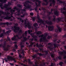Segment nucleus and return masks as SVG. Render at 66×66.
Wrapping results in <instances>:
<instances>
[{
	"label": "nucleus",
	"mask_w": 66,
	"mask_h": 66,
	"mask_svg": "<svg viewBox=\"0 0 66 66\" xmlns=\"http://www.w3.org/2000/svg\"><path fill=\"white\" fill-rule=\"evenodd\" d=\"M22 29V26L20 28L19 27L14 26V28L13 27L10 26L7 28L8 30L11 29L13 30H14V31L15 33H16L18 34V35L14 36V37L12 38V40H14V41H17L18 39H21V38H23V39L22 40V42L20 44L21 48V49L19 51L18 50V51L19 52L18 53L19 54V57H22V55L20 53L22 54L23 57H24V50H23L22 48L24 47V42H27L29 38L30 37V36H28L27 38L28 31H25V33L23 34V32L22 31V30L21 29Z\"/></svg>",
	"instance_id": "nucleus-1"
},
{
	"label": "nucleus",
	"mask_w": 66,
	"mask_h": 66,
	"mask_svg": "<svg viewBox=\"0 0 66 66\" xmlns=\"http://www.w3.org/2000/svg\"><path fill=\"white\" fill-rule=\"evenodd\" d=\"M33 25L34 27L35 31L36 32L37 36L34 35V34L31 33L30 34V35H31L32 37H33L36 41H37V40L38 36L39 37L41 38L40 39V42H43L44 43H48V39L46 38V37L47 35V34L45 33L44 34V35H39L40 34H42V33L40 31H37V28L36 26H38L37 23H35Z\"/></svg>",
	"instance_id": "nucleus-2"
},
{
	"label": "nucleus",
	"mask_w": 66,
	"mask_h": 66,
	"mask_svg": "<svg viewBox=\"0 0 66 66\" xmlns=\"http://www.w3.org/2000/svg\"><path fill=\"white\" fill-rule=\"evenodd\" d=\"M36 46L37 47L39 48H40L39 50L41 52H42L44 53V54H42L41 53H39L38 52V50H35V48H34L33 50V51H35L37 54L39 55V56H42L44 57H46L48 59H50V56H49V54H48V52L49 51H45L43 49V48H41V47H43L44 46L43 45L41 44H39L38 45V43H37L36 44Z\"/></svg>",
	"instance_id": "nucleus-3"
},
{
	"label": "nucleus",
	"mask_w": 66,
	"mask_h": 66,
	"mask_svg": "<svg viewBox=\"0 0 66 66\" xmlns=\"http://www.w3.org/2000/svg\"><path fill=\"white\" fill-rule=\"evenodd\" d=\"M7 40L6 39H4V40L2 39L0 41L1 42H4V44H0V47H3L4 50H9V47H10V45H8L6 43V42L7 41H9V43L10 44H12V41L10 40V39L8 37H7Z\"/></svg>",
	"instance_id": "nucleus-4"
},
{
	"label": "nucleus",
	"mask_w": 66,
	"mask_h": 66,
	"mask_svg": "<svg viewBox=\"0 0 66 66\" xmlns=\"http://www.w3.org/2000/svg\"><path fill=\"white\" fill-rule=\"evenodd\" d=\"M54 47H53L51 43H48L47 45H46L47 47V48L50 50L51 51L52 50L53 52H52L50 54L51 56L52 57H54V55H55V54L53 53H54V51H53L54 49L56 47H57V48H58L57 46H60V45L55 43L54 44Z\"/></svg>",
	"instance_id": "nucleus-5"
},
{
	"label": "nucleus",
	"mask_w": 66,
	"mask_h": 66,
	"mask_svg": "<svg viewBox=\"0 0 66 66\" xmlns=\"http://www.w3.org/2000/svg\"><path fill=\"white\" fill-rule=\"evenodd\" d=\"M62 52L60 51L58 53L59 56L57 57V58H56V59H54V61L56 62V61L57 60V59L61 60L62 56H63L64 59H66V51L63 50H62Z\"/></svg>",
	"instance_id": "nucleus-6"
},
{
	"label": "nucleus",
	"mask_w": 66,
	"mask_h": 66,
	"mask_svg": "<svg viewBox=\"0 0 66 66\" xmlns=\"http://www.w3.org/2000/svg\"><path fill=\"white\" fill-rule=\"evenodd\" d=\"M3 24L4 25H5V24L8 25V24H9V23L8 22L5 23H1L0 22V26H2ZM1 31H2V30H1V29L0 27V33H1ZM3 33H2L0 35V37H2V36L3 35V34H6V35H8L9 33L11 32V30H9L7 31L6 33H5V32H5V30H3Z\"/></svg>",
	"instance_id": "nucleus-7"
},
{
	"label": "nucleus",
	"mask_w": 66,
	"mask_h": 66,
	"mask_svg": "<svg viewBox=\"0 0 66 66\" xmlns=\"http://www.w3.org/2000/svg\"><path fill=\"white\" fill-rule=\"evenodd\" d=\"M22 25H23L24 26H25V28H27L28 27L29 29H31V28L32 29V30L33 31L34 28L33 27H31V23H29L27 19H26V20H24V25L21 23V26H22Z\"/></svg>",
	"instance_id": "nucleus-8"
},
{
	"label": "nucleus",
	"mask_w": 66,
	"mask_h": 66,
	"mask_svg": "<svg viewBox=\"0 0 66 66\" xmlns=\"http://www.w3.org/2000/svg\"><path fill=\"white\" fill-rule=\"evenodd\" d=\"M43 1L45 2L46 4L43 3L42 4L43 5H47L49 3H50V6H52V5L54 6L55 5V2L54 0H43Z\"/></svg>",
	"instance_id": "nucleus-9"
},
{
	"label": "nucleus",
	"mask_w": 66,
	"mask_h": 66,
	"mask_svg": "<svg viewBox=\"0 0 66 66\" xmlns=\"http://www.w3.org/2000/svg\"><path fill=\"white\" fill-rule=\"evenodd\" d=\"M49 9V7H42V9L44 11V13H48V14H53V13L52 12V11H53V10L52 9H51V12H50L47 9Z\"/></svg>",
	"instance_id": "nucleus-10"
},
{
	"label": "nucleus",
	"mask_w": 66,
	"mask_h": 66,
	"mask_svg": "<svg viewBox=\"0 0 66 66\" xmlns=\"http://www.w3.org/2000/svg\"><path fill=\"white\" fill-rule=\"evenodd\" d=\"M5 60L6 62H7L8 60L12 61V60H13V61H14V62H16V59H15V58H13V57L9 56H8L7 58L5 59Z\"/></svg>",
	"instance_id": "nucleus-11"
},
{
	"label": "nucleus",
	"mask_w": 66,
	"mask_h": 66,
	"mask_svg": "<svg viewBox=\"0 0 66 66\" xmlns=\"http://www.w3.org/2000/svg\"><path fill=\"white\" fill-rule=\"evenodd\" d=\"M32 40H33V38H32L30 40H29V43L30 44V45L28 46L29 47H32L33 45H36V43L35 42H32Z\"/></svg>",
	"instance_id": "nucleus-12"
},
{
	"label": "nucleus",
	"mask_w": 66,
	"mask_h": 66,
	"mask_svg": "<svg viewBox=\"0 0 66 66\" xmlns=\"http://www.w3.org/2000/svg\"><path fill=\"white\" fill-rule=\"evenodd\" d=\"M53 28L54 27L53 26H49L48 27L49 30L50 31H53V30H54V28Z\"/></svg>",
	"instance_id": "nucleus-13"
},
{
	"label": "nucleus",
	"mask_w": 66,
	"mask_h": 66,
	"mask_svg": "<svg viewBox=\"0 0 66 66\" xmlns=\"http://www.w3.org/2000/svg\"><path fill=\"white\" fill-rule=\"evenodd\" d=\"M17 47H18V46H17V45L16 44H15L14 47V48L12 49V51H13V52H14L15 51V49H17L18 48Z\"/></svg>",
	"instance_id": "nucleus-14"
},
{
	"label": "nucleus",
	"mask_w": 66,
	"mask_h": 66,
	"mask_svg": "<svg viewBox=\"0 0 66 66\" xmlns=\"http://www.w3.org/2000/svg\"><path fill=\"white\" fill-rule=\"evenodd\" d=\"M17 19H18V20H19L20 21L19 22H18V23H20V21H21L22 22V23H23V22H24V21L23 20H21V18H20L17 17Z\"/></svg>",
	"instance_id": "nucleus-15"
},
{
	"label": "nucleus",
	"mask_w": 66,
	"mask_h": 66,
	"mask_svg": "<svg viewBox=\"0 0 66 66\" xmlns=\"http://www.w3.org/2000/svg\"><path fill=\"white\" fill-rule=\"evenodd\" d=\"M54 14L56 16H58L59 15V12L57 11V10H56L54 11Z\"/></svg>",
	"instance_id": "nucleus-16"
},
{
	"label": "nucleus",
	"mask_w": 66,
	"mask_h": 66,
	"mask_svg": "<svg viewBox=\"0 0 66 66\" xmlns=\"http://www.w3.org/2000/svg\"><path fill=\"white\" fill-rule=\"evenodd\" d=\"M57 28L59 32H61L62 31V29L59 26H57Z\"/></svg>",
	"instance_id": "nucleus-17"
},
{
	"label": "nucleus",
	"mask_w": 66,
	"mask_h": 66,
	"mask_svg": "<svg viewBox=\"0 0 66 66\" xmlns=\"http://www.w3.org/2000/svg\"><path fill=\"white\" fill-rule=\"evenodd\" d=\"M59 65H60L61 66H63V64H64V63L63 62H60Z\"/></svg>",
	"instance_id": "nucleus-18"
},
{
	"label": "nucleus",
	"mask_w": 66,
	"mask_h": 66,
	"mask_svg": "<svg viewBox=\"0 0 66 66\" xmlns=\"http://www.w3.org/2000/svg\"><path fill=\"white\" fill-rule=\"evenodd\" d=\"M17 6L19 7V8H22V5H20V4H18L17 5Z\"/></svg>",
	"instance_id": "nucleus-19"
},
{
	"label": "nucleus",
	"mask_w": 66,
	"mask_h": 66,
	"mask_svg": "<svg viewBox=\"0 0 66 66\" xmlns=\"http://www.w3.org/2000/svg\"><path fill=\"white\" fill-rule=\"evenodd\" d=\"M28 61L29 62V63L30 64H31H31H32V62H31V61H30V59H28Z\"/></svg>",
	"instance_id": "nucleus-20"
},
{
	"label": "nucleus",
	"mask_w": 66,
	"mask_h": 66,
	"mask_svg": "<svg viewBox=\"0 0 66 66\" xmlns=\"http://www.w3.org/2000/svg\"><path fill=\"white\" fill-rule=\"evenodd\" d=\"M37 55L36 54L34 55V56H32V57L33 59L35 58V57H37Z\"/></svg>",
	"instance_id": "nucleus-21"
},
{
	"label": "nucleus",
	"mask_w": 66,
	"mask_h": 66,
	"mask_svg": "<svg viewBox=\"0 0 66 66\" xmlns=\"http://www.w3.org/2000/svg\"><path fill=\"white\" fill-rule=\"evenodd\" d=\"M28 33H29V34H30V33H31V32H32V30H28Z\"/></svg>",
	"instance_id": "nucleus-22"
},
{
	"label": "nucleus",
	"mask_w": 66,
	"mask_h": 66,
	"mask_svg": "<svg viewBox=\"0 0 66 66\" xmlns=\"http://www.w3.org/2000/svg\"><path fill=\"white\" fill-rule=\"evenodd\" d=\"M52 38V37L51 36H48L47 37V39H49L50 38Z\"/></svg>",
	"instance_id": "nucleus-23"
},
{
	"label": "nucleus",
	"mask_w": 66,
	"mask_h": 66,
	"mask_svg": "<svg viewBox=\"0 0 66 66\" xmlns=\"http://www.w3.org/2000/svg\"><path fill=\"white\" fill-rule=\"evenodd\" d=\"M32 19L33 21H35V18H34V17H32Z\"/></svg>",
	"instance_id": "nucleus-24"
},
{
	"label": "nucleus",
	"mask_w": 66,
	"mask_h": 66,
	"mask_svg": "<svg viewBox=\"0 0 66 66\" xmlns=\"http://www.w3.org/2000/svg\"><path fill=\"white\" fill-rule=\"evenodd\" d=\"M57 34H56L54 35V37H57Z\"/></svg>",
	"instance_id": "nucleus-25"
},
{
	"label": "nucleus",
	"mask_w": 66,
	"mask_h": 66,
	"mask_svg": "<svg viewBox=\"0 0 66 66\" xmlns=\"http://www.w3.org/2000/svg\"><path fill=\"white\" fill-rule=\"evenodd\" d=\"M14 24L16 26H18V24L17 23H14Z\"/></svg>",
	"instance_id": "nucleus-26"
},
{
	"label": "nucleus",
	"mask_w": 66,
	"mask_h": 66,
	"mask_svg": "<svg viewBox=\"0 0 66 66\" xmlns=\"http://www.w3.org/2000/svg\"><path fill=\"white\" fill-rule=\"evenodd\" d=\"M55 31L56 32H58V30H57V29H56L55 30Z\"/></svg>",
	"instance_id": "nucleus-27"
},
{
	"label": "nucleus",
	"mask_w": 66,
	"mask_h": 66,
	"mask_svg": "<svg viewBox=\"0 0 66 66\" xmlns=\"http://www.w3.org/2000/svg\"><path fill=\"white\" fill-rule=\"evenodd\" d=\"M30 15H33V13H30Z\"/></svg>",
	"instance_id": "nucleus-28"
},
{
	"label": "nucleus",
	"mask_w": 66,
	"mask_h": 66,
	"mask_svg": "<svg viewBox=\"0 0 66 66\" xmlns=\"http://www.w3.org/2000/svg\"><path fill=\"white\" fill-rule=\"evenodd\" d=\"M33 10H34V9H31L30 10V11H33Z\"/></svg>",
	"instance_id": "nucleus-29"
},
{
	"label": "nucleus",
	"mask_w": 66,
	"mask_h": 66,
	"mask_svg": "<svg viewBox=\"0 0 66 66\" xmlns=\"http://www.w3.org/2000/svg\"><path fill=\"white\" fill-rule=\"evenodd\" d=\"M3 55V54H2L0 53V56H1V55Z\"/></svg>",
	"instance_id": "nucleus-30"
},
{
	"label": "nucleus",
	"mask_w": 66,
	"mask_h": 66,
	"mask_svg": "<svg viewBox=\"0 0 66 66\" xmlns=\"http://www.w3.org/2000/svg\"><path fill=\"white\" fill-rule=\"evenodd\" d=\"M37 59H40V57H36Z\"/></svg>",
	"instance_id": "nucleus-31"
},
{
	"label": "nucleus",
	"mask_w": 66,
	"mask_h": 66,
	"mask_svg": "<svg viewBox=\"0 0 66 66\" xmlns=\"http://www.w3.org/2000/svg\"><path fill=\"white\" fill-rule=\"evenodd\" d=\"M10 65H12V66H13V65H14V64H13V63H10Z\"/></svg>",
	"instance_id": "nucleus-32"
},
{
	"label": "nucleus",
	"mask_w": 66,
	"mask_h": 66,
	"mask_svg": "<svg viewBox=\"0 0 66 66\" xmlns=\"http://www.w3.org/2000/svg\"><path fill=\"white\" fill-rule=\"evenodd\" d=\"M26 45H29V43L28 44V43L27 42H26Z\"/></svg>",
	"instance_id": "nucleus-33"
},
{
	"label": "nucleus",
	"mask_w": 66,
	"mask_h": 66,
	"mask_svg": "<svg viewBox=\"0 0 66 66\" xmlns=\"http://www.w3.org/2000/svg\"><path fill=\"white\" fill-rule=\"evenodd\" d=\"M60 42V40H59V41H58L57 42V43H59Z\"/></svg>",
	"instance_id": "nucleus-34"
},
{
	"label": "nucleus",
	"mask_w": 66,
	"mask_h": 66,
	"mask_svg": "<svg viewBox=\"0 0 66 66\" xmlns=\"http://www.w3.org/2000/svg\"><path fill=\"white\" fill-rule=\"evenodd\" d=\"M11 55H13V53H11Z\"/></svg>",
	"instance_id": "nucleus-35"
},
{
	"label": "nucleus",
	"mask_w": 66,
	"mask_h": 66,
	"mask_svg": "<svg viewBox=\"0 0 66 66\" xmlns=\"http://www.w3.org/2000/svg\"><path fill=\"white\" fill-rule=\"evenodd\" d=\"M64 48L66 50V46H64Z\"/></svg>",
	"instance_id": "nucleus-36"
},
{
	"label": "nucleus",
	"mask_w": 66,
	"mask_h": 66,
	"mask_svg": "<svg viewBox=\"0 0 66 66\" xmlns=\"http://www.w3.org/2000/svg\"><path fill=\"white\" fill-rule=\"evenodd\" d=\"M56 41V39L55 40H54V42H55Z\"/></svg>",
	"instance_id": "nucleus-37"
},
{
	"label": "nucleus",
	"mask_w": 66,
	"mask_h": 66,
	"mask_svg": "<svg viewBox=\"0 0 66 66\" xmlns=\"http://www.w3.org/2000/svg\"><path fill=\"white\" fill-rule=\"evenodd\" d=\"M2 19H0V21H2Z\"/></svg>",
	"instance_id": "nucleus-38"
},
{
	"label": "nucleus",
	"mask_w": 66,
	"mask_h": 66,
	"mask_svg": "<svg viewBox=\"0 0 66 66\" xmlns=\"http://www.w3.org/2000/svg\"><path fill=\"white\" fill-rule=\"evenodd\" d=\"M14 44H16L17 43L16 42H14Z\"/></svg>",
	"instance_id": "nucleus-39"
},
{
	"label": "nucleus",
	"mask_w": 66,
	"mask_h": 66,
	"mask_svg": "<svg viewBox=\"0 0 66 66\" xmlns=\"http://www.w3.org/2000/svg\"><path fill=\"white\" fill-rule=\"evenodd\" d=\"M57 1H58V4H59V0H57Z\"/></svg>",
	"instance_id": "nucleus-40"
},
{
	"label": "nucleus",
	"mask_w": 66,
	"mask_h": 66,
	"mask_svg": "<svg viewBox=\"0 0 66 66\" xmlns=\"http://www.w3.org/2000/svg\"><path fill=\"white\" fill-rule=\"evenodd\" d=\"M46 28H47L48 27V26L47 25L46 26Z\"/></svg>",
	"instance_id": "nucleus-41"
},
{
	"label": "nucleus",
	"mask_w": 66,
	"mask_h": 66,
	"mask_svg": "<svg viewBox=\"0 0 66 66\" xmlns=\"http://www.w3.org/2000/svg\"><path fill=\"white\" fill-rule=\"evenodd\" d=\"M3 63H4V61L3 60Z\"/></svg>",
	"instance_id": "nucleus-42"
},
{
	"label": "nucleus",
	"mask_w": 66,
	"mask_h": 66,
	"mask_svg": "<svg viewBox=\"0 0 66 66\" xmlns=\"http://www.w3.org/2000/svg\"><path fill=\"white\" fill-rule=\"evenodd\" d=\"M39 10H40H40H41V9H40V8L39 9Z\"/></svg>",
	"instance_id": "nucleus-43"
},
{
	"label": "nucleus",
	"mask_w": 66,
	"mask_h": 66,
	"mask_svg": "<svg viewBox=\"0 0 66 66\" xmlns=\"http://www.w3.org/2000/svg\"><path fill=\"white\" fill-rule=\"evenodd\" d=\"M15 66H19L18 65H16Z\"/></svg>",
	"instance_id": "nucleus-44"
},
{
	"label": "nucleus",
	"mask_w": 66,
	"mask_h": 66,
	"mask_svg": "<svg viewBox=\"0 0 66 66\" xmlns=\"http://www.w3.org/2000/svg\"><path fill=\"white\" fill-rule=\"evenodd\" d=\"M42 15H44V14H42Z\"/></svg>",
	"instance_id": "nucleus-45"
},
{
	"label": "nucleus",
	"mask_w": 66,
	"mask_h": 66,
	"mask_svg": "<svg viewBox=\"0 0 66 66\" xmlns=\"http://www.w3.org/2000/svg\"><path fill=\"white\" fill-rule=\"evenodd\" d=\"M16 4H18L17 3H16Z\"/></svg>",
	"instance_id": "nucleus-46"
},
{
	"label": "nucleus",
	"mask_w": 66,
	"mask_h": 66,
	"mask_svg": "<svg viewBox=\"0 0 66 66\" xmlns=\"http://www.w3.org/2000/svg\"><path fill=\"white\" fill-rule=\"evenodd\" d=\"M2 27H4V26H2Z\"/></svg>",
	"instance_id": "nucleus-47"
},
{
	"label": "nucleus",
	"mask_w": 66,
	"mask_h": 66,
	"mask_svg": "<svg viewBox=\"0 0 66 66\" xmlns=\"http://www.w3.org/2000/svg\"><path fill=\"white\" fill-rule=\"evenodd\" d=\"M11 24H12V23H11Z\"/></svg>",
	"instance_id": "nucleus-48"
}]
</instances>
